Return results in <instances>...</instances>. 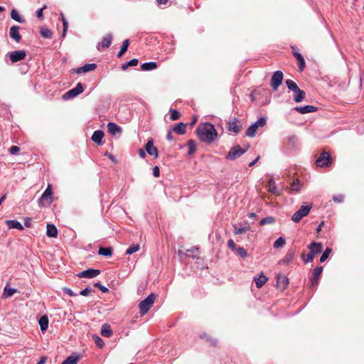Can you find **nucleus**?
I'll return each instance as SVG.
<instances>
[{
	"label": "nucleus",
	"mask_w": 364,
	"mask_h": 364,
	"mask_svg": "<svg viewBox=\"0 0 364 364\" xmlns=\"http://www.w3.org/2000/svg\"><path fill=\"white\" fill-rule=\"evenodd\" d=\"M286 85H287L288 89L293 91L294 92L299 88L296 83L290 79L286 80Z\"/></svg>",
	"instance_id": "ea45409f"
},
{
	"label": "nucleus",
	"mask_w": 364,
	"mask_h": 364,
	"mask_svg": "<svg viewBox=\"0 0 364 364\" xmlns=\"http://www.w3.org/2000/svg\"><path fill=\"white\" fill-rule=\"evenodd\" d=\"M332 250L330 247H327L322 255L320 257V262H324L328 257L330 253L331 252Z\"/></svg>",
	"instance_id": "a18cd8bd"
},
{
	"label": "nucleus",
	"mask_w": 364,
	"mask_h": 364,
	"mask_svg": "<svg viewBox=\"0 0 364 364\" xmlns=\"http://www.w3.org/2000/svg\"><path fill=\"white\" fill-rule=\"evenodd\" d=\"M275 222V220L273 217H266L262 219L259 222L260 225H264L266 224H272Z\"/></svg>",
	"instance_id": "49530a36"
},
{
	"label": "nucleus",
	"mask_w": 364,
	"mask_h": 364,
	"mask_svg": "<svg viewBox=\"0 0 364 364\" xmlns=\"http://www.w3.org/2000/svg\"><path fill=\"white\" fill-rule=\"evenodd\" d=\"M294 257V251H289L285 255L284 258L281 260V262L283 264H287L290 262Z\"/></svg>",
	"instance_id": "58836bf2"
},
{
	"label": "nucleus",
	"mask_w": 364,
	"mask_h": 364,
	"mask_svg": "<svg viewBox=\"0 0 364 364\" xmlns=\"http://www.w3.org/2000/svg\"><path fill=\"white\" fill-rule=\"evenodd\" d=\"M333 200H334V202L336 203H342L344 201V196L343 195H338V196H334L333 197Z\"/></svg>",
	"instance_id": "5fc2aeb1"
},
{
	"label": "nucleus",
	"mask_w": 364,
	"mask_h": 364,
	"mask_svg": "<svg viewBox=\"0 0 364 364\" xmlns=\"http://www.w3.org/2000/svg\"><path fill=\"white\" fill-rule=\"evenodd\" d=\"M306 96V93L304 90H301L299 87L294 92V100L296 102H301Z\"/></svg>",
	"instance_id": "cd10ccee"
},
{
	"label": "nucleus",
	"mask_w": 364,
	"mask_h": 364,
	"mask_svg": "<svg viewBox=\"0 0 364 364\" xmlns=\"http://www.w3.org/2000/svg\"><path fill=\"white\" fill-rule=\"evenodd\" d=\"M16 292H17V289H14V288H9L8 287V285H6L4 289V291H3V294H2V297L4 299H6V298H9V297H11Z\"/></svg>",
	"instance_id": "c85d7f7f"
},
{
	"label": "nucleus",
	"mask_w": 364,
	"mask_h": 364,
	"mask_svg": "<svg viewBox=\"0 0 364 364\" xmlns=\"http://www.w3.org/2000/svg\"><path fill=\"white\" fill-rule=\"evenodd\" d=\"M228 129L234 133H239L242 129V125L240 124L239 119L234 118L228 122Z\"/></svg>",
	"instance_id": "9d476101"
},
{
	"label": "nucleus",
	"mask_w": 364,
	"mask_h": 364,
	"mask_svg": "<svg viewBox=\"0 0 364 364\" xmlns=\"http://www.w3.org/2000/svg\"><path fill=\"white\" fill-rule=\"evenodd\" d=\"M112 35L111 33H107L105 36H104L102 41L98 44L97 49L100 50L101 48H108L112 42Z\"/></svg>",
	"instance_id": "f3484780"
},
{
	"label": "nucleus",
	"mask_w": 364,
	"mask_h": 364,
	"mask_svg": "<svg viewBox=\"0 0 364 364\" xmlns=\"http://www.w3.org/2000/svg\"><path fill=\"white\" fill-rule=\"evenodd\" d=\"M250 229L249 227L237 228L234 225V233L235 235H240L246 232Z\"/></svg>",
	"instance_id": "de8ad7c7"
},
{
	"label": "nucleus",
	"mask_w": 364,
	"mask_h": 364,
	"mask_svg": "<svg viewBox=\"0 0 364 364\" xmlns=\"http://www.w3.org/2000/svg\"><path fill=\"white\" fill-rule=\"evenodd\" d=\"M11 17L18 23H24L25 19L20 16L16 9H13L11 12Z\"/></svg>",
	"instance_id": "e433bc0d"
},
{
	"label": "nucleus",
	"mask_w": 364,
	"mask_h": 364,
	"mask_svg": "<svg viewBox=\"0 0 364 364\" xmlns=\"http://www.w3.org/2000/svg\"><path fill=\"white\" fill-rule=\"evenodd\" d=\"M188 147V154L191 155L196 151V143L194 140L190 139L187 143Z\"/></svg>",
	"instance_id": "4c0bfd02"
},
{
	"label": "nucleus",
	"mask_w": 364,
	"mask_h": 364,
	"mask_svg": "<svg viewBox=\"0 0 364 364\" xmlns=\"http://www.w3.org/2000/svg\"><path fill=\"white\" fill-rule=\"evenodd\" d=\"M235 252L237 255H239L242 258H245L247 256L246 250L242 247H237Z\"/></svg>",
	"instance_id": "79ce46f5"
},
{
	"label": "nucleus",
	"mask_w": 364,
	"mask_h": 364,
	"mask_svg": "<svg viewBox=\"0 0 364 364\" xmlns=\"http://www.w3.org/2000/svg\"><path fill=\"white\" fill-rule=\"evenodd\" d=\"M107 129L109 133L112 135H116L122 132L121 127L114 122H109L107 124Z\"/></svg>",
	"instance_id": "5701e85b"
},
{
	"label": "nucleus",
	"mask_w": 364,
	"mask_h": 364,
	"mask_svg": "<svg viewBox=\"0 0 364 364\" xmlns=\"http://www.w3.org/2000/svg\"><path fill=\"white\" fill-rule=\"evenodd\" d=\"M301 186V181L299 179H296L291 184V191L299 192L300 191Z\"/></svg>",
	"instance_id": "a19ab883"
},
{
	"label": "nucleus",
	"mask_w": 364,
	"mask_h": 364,
	"mask_svg": "<svg viewBox=\"0 0 364 364\" xmlns=\"http://www.w3.org/2000/svg\"><path fill=\"white\" fill-rule=\"evenodd\" d=\"M46 9V6L45 5L41 9H40L39 10H38L36 11V14L37 18H38L40 19H43V11Z\"/></svg>",
	"instance_id": "6e6d98bb"
},
{
	"label": "nucleus",
	"mask_w": 364,
	"mask_h": 364,
	"mask_svg": "<svg viewBox=\"0 0 364 364\" xmlns=\"http://www.w3.org/2000/svg\"><path fill=\"white\" fill-rule=\"evenodd\" d=\"M26 56V53L24 50H16L9 54V58L12 63L24 60Z\"/></svg>",
	"instance_id": "4468645a"
},
{
	"label": "nucleus",
	"mask_w": 364,
	"mask_h": 364,
	"mask_svg": "<svg viewBox=\"0 0 364 364\" xmlns=\"http://www.w3.org/2000/svg\"><path fill=\"white\" fill-rule=\"evenodd\" d=\"M46 235L49 237H56L58 235V230L53 224L47 225Z\"/></svg>",
	"instance_id": "bb28decb"
},
{
	"label": "nucleus",
	"mask_w": 364,
	"mask_h": 364,
	"mask_svg": "<svg viewBox=\"0 0 364 364\" xmlns=\"http://www.w3.org/2000/svg\"><path fill=\"white\" fill-rule=\"evenodd\" d=\"M40 33L44 38L51 39L53 38V33L50 29L46 27L40 28Z\"/></svg>",
	"instance_id": "2f4dec72"
},
{
	"label": "nucleus",
	"mask_w": 364,
	"mask_h": 364,
	"mask_svg": "<svg viewBox=\"0 0 364 364\" xmlns=\"http://www.w3.org/2000/svg\"><path fill=\"white\" fill-rule=\"evenodd\" d=\"M289 284L288 278L282 274L277 276V287L281 290H284Z\"/></svg>",
	"instance_id": "2eb2a0df"
},
{
	"label": "nucleus",
	"mask_w": 364,
	"mask_h": 364,
	"mask_svg": "<svg viewBox=\"0 0 364 364\" xmlns=\"http://www.w3.org/2000/svg\"><path fill=\"white\" fill-rule=\"evenodd\" d=\"M332 163V159L330 156V154L326 151H323L317 160L316 161V164L318 167H328Z\"/></svg>",
	"instance_id": "423d86ee"
},
{
	"label": "nucleus",
	"mask_w": 364,
	"mask_h": 364,
	"mask_svg": "<svg viewBox=\"0 0 364 364\" xmlns=\"http://www.w3.org/2000/svg\"><path fill=\"white\" fill-rule=\"evenodd\" d=\"M157 68V64L154 62L144 63L141 65L142 70H151Z\"/></svg>",
	"instance_id": "72a5a7b5"
},
{
	"label": "nucleus",
	"mask_w": 364,
	"mask_h": 364,
	"mask_svg": "<svg viewBox=\"0 0 364 364\" xmlns=\"http://www.w3.org/2000/svg\"><path fill=\"white\" fill-rule=\"evenodd\" d=\"M155 299V294H151L145 299L139 303V307L140 309V314L141 316L145 315L149 311L154 303Z\"/></svg>",
	"instance_id": "7ed1b4c3"
},
{
	"label": "nucleus",
	"mask_w": 364,
	"mask_h": 364,
	"mask_svg": "<svg viewBox=\"0 0 364 364\" xmlns=\"http://www.w3.org/2000/svg\"><path fill=\"white\" fill-rule=\"evenodd\" d=\"M138 60L137 59H132L131 60H129V62H127V65H129V67L131 66H136L138 65Z\"/></svg>",
	"instance_id": "e2e57ef3"
},
{
	"label": "nucleus",
	"mask_w": 364,
	"mask_h": 364,
	"mask_svg": "<svg viewBox=\"0 0 364 364\" xmlns=\"http://www.w3.org/2000/svg\"><path fill=\"white\" fill-rule=\"evenodd\" d=\"M92 291V289L91 288L87 287L85 289L82 290L80 292V294L82 295V296H87Z\"/></svg>",
	"instance_id": "bf43d9fd"
},
{
	"label": "nucleus",
	"mask_w": 364,
	"mask_h": 364,
	"mask_svg": "<svg viewBox=\"0 0 364 364\" xmlns=\"http://www.w3.org/2000/svg\"><path fill=\"white\" fill-rule=\"evenodd\" d=\"M323 225H324V222H323V221H322V222L318 225V226L317 227V228H316V232H318H318H320L321 231L322 228L323 227Z\"/></svg>",
	"instance_id": "338daca9"
},
{
	"label": "nucleus",
	"mask_w": 364,
	"mask_h": 364,
	"mask_svg": "<svg viewBox=\"0 0 364 364\" xmlns=\"http://www.w3.org/2000/svg\"><path fill=\"white\" fill-rule=\"evenodd\" d=\"M20 27L18 26H13L9 31L10 37L16 42H19L21 39V36L19 33Z\"/></svg>",
	"instance_id": "aec40b11"
},
{
	"label": "nucleus",
	"mask_w": 364,
	"mask_h": 364,
	"mask_svg": "<svg viewBox=\"0 0 364 364\" xmlns=\"http://www.w3.org/2000/svg\"><path fill=\"white\" fill-rule=\"evenodd\" d=\"M39 325L42 331L47 330L48 326V318L46 315L42 316L40 318Z\"/></svg>",
	"instance_id": "c756f323"
},
{
	"label": "nucleus",
	"mask_w": 364,
	"mask_h": 364,
	"mask_svg": "<svg viewBox=\"0 0 364 364\" xmlns=\"http://www.w3.org/2000/svg\"><path fill=\"white\" fill-rule=\"evenodd\" d=\"M291 48L292 50V54L298 61L299 70L303 71L306 65L303 56L296 50V47L295 46H291Z\"/></svg>",
	"instance_id": "ddd939ff"
},
{
	"label": "nucleus",
	"mask_w": 364,
	"mask_h": 364,
	"mask_svg": "<svg viewBox=\"0 0 364 364\" xmlns=\"http://www.w3.org/2000/svg\"><path fill=\"white\" fill-rule=\"evenodd\" d=\"M94 287L100 289L103 293H106L109 291L106 287L102 285L100 282L95 283Z\"/></svg>",
	"instance_id": "603ef678"
},
{
	"label": "nucleus",
	"mask_w": 364,
	"mask_h": 364,
	"mask_svg": "<svg viewBox=\"0 0 364 364\" xmlns=\"http://www.w3.org/2000/svg\"><path fill=\"white\" fill-rule=\"evenodd\" d=\"M83 92V87L80 82L77 83L76 87L70 90L67 92H65L63 98L64 100H68L73 98L76 96H77L79 94L82 93Z\"/></svg>",
	"instance_id": "1a4fd4ad"
},
{
	"label": "nucleus",
	"mask_w": 364,
	"mask_h": 364,
	"mask_svg": "<svg viewBox=\"0 0 364 364\" xmlns=\"http://www.w3.org/2000/svg\"><path fill=\"white\" fill-rule=\"evenodd\" d=\"M173 130L178 134H184L186 131V124L182 122L179 123L173 127Z\"/></svg>",
	"instance_id": "473e14b6"
},
{
	"label": "nucleus",
	"mask_w": 364,
	"mask_h": 364,
	"mask_svg": "<svg viewBox=\"0 0 364 364\" xmlns=\"http://www.w3.org/2000/svg\"><path fill=\"white\" fill-rule=\"evenodd\" d=\"M153 175L154 177H159L160 175V170L158 166H154L153 168Z\"/></svg>",
	"instance_id": "0e129e2a"
},
{
	"label": "nucleus",
	"mask_w": 364,
	"mask_h": 364,
	"mask_svg": "<svg viewBox=\"0 0 364 364\" xmlns=\"http://www.w3.org/2000/svg\"><path fill=\"white\" fill-rule=\"evenodd\" d=\"M139 155L141 158L144 159L146 156V153L142 149H140L139 150Z\"/></svg>",
	"instance_id": "774afa93"
},
{
	"label": "nucleus",
	"mask_w": 364,
	"mask_h": 364,
	"mask_svg": "<svg viewBox=\"0 0 364 364\" xmlns=\"http://www.w3.org/2000/svg\"><path fill=\"white\" fill-rule=\"evenodd\" d=\"M20 151V148L17 146H12L10 149H9V152L11 154H16L18 151Z\"/></svg>",
	"instance_id": "13d9d810"
},
{
	"label": "nucleus",
	"mask_w": 364,
	"mask_h": 364,
	"mask_svg": "<svg viewBox=\"0 0 364 364\" xmlns=\"http://www.w3.org/2000/svg\"><path fill=\"white\" fill-rule=\"evenodd\" d=\"M267 124V119L260 117L257 122L251 124L246 131V135L249 137H254L256 135L257 129L263 127Z\"/></svg>",
	"instance_id": "20e7f679"
},
{
	"label": "nucleus",
	"mask_w": 364,
	"mask_h": 364,
	"mask_svg": "<svg viewBox=\"0 0 364 364\" xmlns=\"http://www.w3.org/2000/svg\"><path fill=\"white\" fill-rule=\"evenodd\" d=\"M311 208V205H302L301 208L292 215V221L296 223L300 222L304 217L306 216L309 213Z\"/></svg>",
	"instance_id": "39448f33"
},
{
	"label": "nucleus",
	"mask_w": 364,
	"mask_h": 364,
	"mask_svg": "<svg viewBox=\"0 0 364 364\" xmlns=\"http://www.w3.org/2000/svg\"><path fill=\"white\" fill-rule=\"evenodd\" d=\"M98 254L105 257H110L112 254V250L111 247H100Z\"/></svg>",
	"instance_id": "c9c22d12"
},
{
	"label": "nucleus",
	"mask_w": 364,
	"mask_h": 364,
	"mask_svg": "<svg viewBox=\"0 0 364 364\" xmlns=\"http://www.w3.org/2000/svg\"><path fill=\"white\" fill-rule=\"evenodd\" d=\"M140 249V245L139 244L133 245L130 246L126 251L127 255H132L136 252H137Z\"/></svg>",
	"instance_id": "c03bdc74"
},
{
	"label": "nucleus",
	"mask_w": 364,
	"mask_h": 364,
	"mask_svg": "<svg viewBox=\"0 0 364 364\" xmlns=\"http://www.w3.org/2000/svg\"><path fill=\"white\" fill-rule=\"evenodd\" d=\"M97 346L100 348L104 346V341L97 335L92 336Z\"/></svg>",
	"instance_id": "3c124183"
},
{
	"label": "nucleus",
	"mask_w": 364,
	"mask_h": 364,
	"mask_svg": "<svg viewBox=\"0 0 364 364\" xmlns=\"http://www.w3.org/2000/svg\"><path fill=\"white\" fill-rule=\"evenodd\" d=\"M24 225L27 228H30L31 225V219L30 218H24Z\"/></svg>",
	"instance_id": "69168bd1"
},
{
	"label": "nucleus",
	"mask_w": 364,
	"mask_h": 364,
	"mask_svg": "<svg viewBox=\"0 0 364 364\" xmlns=\"http://www.w3.org/2000/svg\"><path fill=\"white\" fill-rule=\"evenodd\" d=\"M52 196L53 190L51 185L49 184L41 197V203H43L44 202H46L48 205L50 204L53 201Z\"/></svg>",
	"instance_id": "f8f14e48"
},
{
	"label": "nucleus",
	"mask_w": 364,
	"mask_h": 364,
	"mask_svg": "<svg viewBox=\"0 0 364 364\" xmlns=\"http://www.w3.org/2000/svg\"><path fill=\"white\" fill-rule=\"evenodd\" d=\"M63 291L64 293L67 294L70 296H74L76 295L68 287L63 288Z\"/></svg>",
	"instance_id": "680f3d73"
},
{
	"label": "nucleus",
	"mask_w": 364,
	"mask_h": 364,
	"mask_svg": "<svg viewBox=\"0 0 364 364\" xmlns=\"http://www.w3.org/2000/svg\"><path fill=\"white\" fill-rule=\"evenodd\" d=\"M294 109L300 114H306L316 112L318 108L312 105H306L304 107H296Z\"/></svg>",
	"instance_id": "412c9836"
},
{
	"label": "nucleus",
	"mask_w": 364,
	"mask_h": 364,
	"mask_svg": "<svg viewBox=\"0 0 364 364\" xmlns=\"http://www.w3.org/2000/svg\"><path fill=\"white\" fill-rule=\"evenodd\" d=\"M5 223L9 229L16 228L19 230H23L24 229L23 226L21 224V223H19L17 220H6Z\"/></svg>",
	"instance_id": "393cba45"
},
{
	"label": "nucleus",
	"mask_w": 364,
	"mask_h": 364,
	"mask_svg": "<svg viewBox=\"0 0 364 364\" xmlns=\"http://www.w3.org/2000/svg\"><path fill=\"white\" fill-rule=\"evenodd\" d=\"M63 29L62 37H65L66 36L67 31H68V21H64V23H63Z\"/></svg>",
	"instance_id": "052dcab7"
},
{
	"label": "nucleus",
	"mask_w": 364,
	"mask_h": 364,
	"mask_svg": "<svg viewBox=\"0 0 364 364\" xmlns=\"http://www.w3.org/2000/svg\"><path fill=\"white\" fill-rule=\"evenodd\" d=\"M78 360V357L77 356H69L67 358L62 364H77V362Z\"/></svg>",
	"instance_id": "37998d69"
},
{
	"label": "nucleus",
	"mask_w": 364,
	"mask_h": 364,
	"mask_svg": "<svg viewBox=\"0 0 364 364\" xmlns=\"http://www.w3.org/2000/svg\"><path fill=\"white\" fill-rule=\"evenodd\" d=\"M112 330L108 323H104L101 328V335L102 336L109 338L112 335Z\"/></svg>",
	"instance_id": "a878e982"
},
{
	"label": "nucleus",
	"mask_w": 364,
	"mask_h": 364,
	"mask_svg": "<svg viewBox=\"0 0 364 364\" xmlns=\"http://www.w3.org/2000/svg\"><path fill=\"white\" fill-rule=\"evenodd\" d=\"M247 149L241 148L239 145L235 146L230 149L226 158L229 160H235L246 152Z\"/></svg>",
	"instance_id": "0eeeda50"
},
{
	"label": "nucleus",
	"mask_w": 364,
	"mask_h": 364,
	"mask_svg": "<svg viewBox=\"0 0 364 364\" xmlns=\"http://www.w3.org/2000/svg\"><path fill=\"white\" fill-rule=\"evenodd\" d=\"M285 244V240L280 237H279L274 243V248H279L284 245Z\"/></svg>",
	"instance_id": "09e8293b"
},
{
	"label": "nucleus",
	"mask_w": 364,
	"mask_h": 364,
	"mask_svg": "<svg viewBox=\"0 0 364 364\" xmlns=\"http://www.w3.org/2000/svg\"><path fill=\"white\" fill-rule=\"evenodd\" d=\"M170 119L173 121L178 120L180 118V113L174 109L170 110Z\"/></svg>",
	"instance_id": "8fccbe9b"
},
{
	"label": "nucleus",
	"mask_w": 364,
	"mask_h": 364,
	"mask_svg": "<svg viewBox=\"0 0 364 364\" xmlns=\"http://www.w3.org/2000/svg\"><path fill=\"white\" fill-rule=\"evenodd\" d=\"M323 272V267H316L313 271V276L311 279V287L316 286Z\"/></svg>",
	"instance_id": "a211bd4d"
},
{
	"label": "nucleus",
	"mask_w": 364,
	"mask_h": 364,
	"mask_svg": "<svg viewBox=\"0 0 364 364\" xmlns=\"http://www.w3.org/2000/svg\"><path fill=\"white\" fill-rule=\"evenodd\" d=\"M100 274L99 269H89L77 274L80 278H94Z\"/></svg>",
	"instance_id": "9b49d317"
},
{
	"label": "nucleus",
	"mask_w": 364,
	"mask_h": 364,
	"mask_svg": "<svg viewBox=\"0 0 364 364\" xmlns=\"http://www.w3.org/2000/svg\"><path fill=\"white\" fill-rule=\"evenodd\" d=\"M309 252L301 254V257L304 263L311 262L314 260V256L316 254L321 253L323 250V245L320 242H311L309 246Z\"/></svg>",
	"instance_id": "f03ea898"
},
{
	"label": "nucleus",
	"mask_w": 364,
	"mask_h": 364,
	"mask_svg": "<svg viewBox=\"0 0 364 364\" xmlns=\"http://www.w3.org/2000/svg\"><path fill=\"white\" fill-rule=\"evenodd\" d=\"M196 132L199 139L208 144L213 142L218 136L214 126L210 123L200 124Z\"/></svg>",
	"instance_id": "f257e3e1"
},
{
	"label": "nucleus",
	"mask_w": 364,
	"mask_h": 364,
	"mask_svg": "<svg viewBox=\"0 0 364 364\" xmlns=\"http://www.w3.org/2000/svg\"><path fill=\"white\" fill-rule=\"evenodd\" d=\"M186 255L187 257H198L199 255V249L198 247H192L191 249H188L186 250Z\"/></svg>",
	"instance_id": "f704fd0d"
},
{
	"label": "nucleus",
	"mask_w": 364,
	"mask_h": 364,
	"mask_svg": "<svg viewBox=\"0 0 364 364\" xmlns=\"http://www.w3.org/2000/svg\"><path fill=\"white\" fill-rule=\"evenodd\" d=\"M267 277L263 274H261L259 277L255 278L257 287L261 288L267 282Z\"/></svg>",
	"instance_id": "7c9ffc66"
},
{
	"label": "nucleus",
	"mask_w": 364,
	"mask_h": 364,
	"mask_svg": "<svg viewBox=\"0 0 364 364\" xmlns=\"http://www.w3.org/2000/svg\"><path fill=\"white\" fill-rule=\"evenodd\" d=\"M96 68H97V65L96 64H95V63H88V64H85L84 66L78 68L75 70V73H77V74H80L82 73H87V72L95 70Z\"/></svg>",
	"instance_id": "4be33fe9"
},
{
	"label": "nucleus",
	"mask_w": 364,
	"mask_h": 364,
	"mask_svg": "<svg viewBox=\"0 0 364 364\" xmlns=\"http://www.w3.org/2000/svg\"><path fill=\"white\" fill-rule=\"evenodd\" d=\"M105 134L102 130H97L94 132L91 139L92 140L97 143V144H102V139L104 137Z\"/></svg>",
	"instance_id": "b1692460"
},
{
	"label": "nucleus",
	"mask_w": 364,
	"mask_h": 364,
	"mask_svg": "<svg viewBox=\"0 0 364 364\" xmlns=\"http://www.w3.org/2000/svg\"><path fill=\"white\" fill-rule=\"evenodd\" d=\"M129 46V39H125L123 43H122V47H121V50H123L124 52H127V49H128V47Z\"/></svg>",
	"instance_id": "864d4df0"
},
{
	"label": "nucleus",
	"mask_w": 364,
	"mask_h": 364,
	"mask_svg": "<svg viewBox=\"0 0 364 364\" xmlns=\"http://www.w3.org/2000/svg\"><path fill=\"white\" fill-rule=\"evenodd\" d=\"M228 247L230 248L232 250L235 251L236 248L237 247L235 245V242L230 239L228 241Z\"/></svg>",
	"instance_id": "4d7b16f0"
},
{
	"label": "nucleus",
	"mask_w": 364,
	"mask_h": 364,
	"mask_svg": "<svg viewBox=\"0 0 364 364\" xmlns=\"http://www.w3.org/2000/svg\"><path fill=\"white\" fill-rule=\"evenodd\" d=\"M145 150L147 154L154 156L155 159L159 156L157 148L154 145V140L152 139H149L146 144Z\"/></svg>",
	"instance_id": "dca6fc26"
},
{
	"label": "nucleus",
	"mask_w": 364,
	"mask_h": 364,
	"mask_svg": "<svg viewBox=\"0 0 364 364\" xmlns=\"http://www.w3.org/2000/svg\"><path fill=\"white\" fill-rule=\"evenodd\" d=\"M267 190H268L269 192H270L271 193H272V194H274L275 196H280V195H282V190H279L277 188L275 181H274L273 178H270L267 181Z\"/></svg>",
	"instance_id": "6ab92c4d"
},
{
	"label": "nucleus",
	"mask_w": 364,
	"mask_h": 364,
	"mask_svg": "<svg viewBox=\"0 0 364 364\" xmlns=\"http://www.w3.org/2000/svg\"><path fill=\"white\" fill-rule=\"evenodd\" d=\"M283 73L280 70L276 71L271 79V86L274 90H277L283 80Z\"/></svg>",
	"instance_id": "6e6552de"
}]
</instances>
